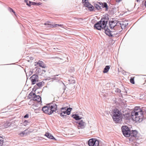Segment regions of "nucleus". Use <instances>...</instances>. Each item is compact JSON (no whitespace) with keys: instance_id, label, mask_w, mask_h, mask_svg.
I'll use <instances>...</instances> for the list:
<instances>
[{"instance_id":"obj_20","label":"nucleus","mask_w":146,"mask_h":146,"mask_svg":"<svg viewBox=\"0 0 146 146\" xmlns=\"http://www.w3.org/2000/svg\"><path fill=\"white\" fill-rule=\"evenodd\" d=\"M44 135L46 137L48 138L51 139H55V138L53 137L51 134L48 133H46Z\"/></svg>"},{"instance_id":"obj_44","label":"nucleus","mask_w":146,"mask_h":146,"mask_svg":"<svg viewBox=\"0 0 146 146\" xmlns=\"http://www.w3.org/2000/svg\"><path fill=\"white\" fill-rule=\"evenodd\" d=\"M32 89L33 91H34V92H35L37 90L34 87Z\"/></svg>"},{"instance_id":"obj_28","label":"nucleus","mask_w":146,"mask_h":146,"mask_svg":"<svg viewBox=\"0 0 146 146\" xmlns=\"http://www.w3.org/2000/svg\"><path fill=\"white\" fill-rule=\"evenodd\" d=\"M42 83H44V82L43 81L42 82H39L38 83H37L36 85L38 87H40L42 86Z\"/></svg>"},{"instance_id":"obj_21","label":"nucleus","mask_w":146,"mask_h":146,"mask_svg":"<svg viewBox=\"0 0 146 146\" xmlns=\"http://www.w3.org/2000/svg\"><path fill=\"white\" fill-rule=\"evenodd\" d=\"M36 64L38 65L40 67L42 68H45L46 67L43 62L39 60L37 63Z\"/></svg>"},{"instance_id":"obj_13","label":"nucleus","mask_w":146,"mask_h":146,"mask_svg":"<svg viewBox=\"0 0 146 146\" xmlns=\"http://www.w3.org/2000/svg\"><path fill=\"white\" fill-rule=\"evenodd\" d=\"M103 30L104 31L106 34L107 35H108L109 36H114L113 35V34H111V31L108 28V27H107L106 29L105 28H104Z\"/></svg>"},{"instance_id":"obj_27","label":"nucleus","mask_w":146,"mask_h":146,"mask_svg":"<svg viewBox=\"0 0 146 146\" xmlns=\"http://www.w3.org/2000/svg\"><path fill=\"white\" fill-rule=\"evenodd\" d=\"M58 114H60V115L63 118H66L67 117H68L67 115H64V114H62V113H59L58 112Z\"/></svg>"},{"instance_id":"obj_4","label":"nucleus","mask_w":146,"mask_h":146,"mask_svg":"<svg viewBox=\"0 0 146 146\" xmlns=\"http://www.w3.org/2000/svg\"><path fill=\"white\" fill-rule=\"evenodd\" d=\"M121 130L123 134L126 137H130V130L129 127L126 126H122L121 127Z\"/></svg>"},{"instance_id":"obj_10","label":"nucleus","mask_w":146,"mask_h":146,"mask_svg":"<svg viewBox=\"0 0 146 146\" xmlns=\"http://www.w3.org/2000/svg\"><path fill=\"white\" fill-rule=\"evenodd\" d=\"M95 29L99 30H101V29H103L104 28L102 26L101 21H99L95 23L94 25Z\"/></svg>"},{"instance_id":"obj_22","label":"nucleus","mask_w":146,"mask_h":146,"mask_svg":"<svg viewBox=\"0 0 146 146\" xmlns=\"http://www.w3.org/2000/svg\"><path fill=\"white\" fill-rule=\"evenodd\" d=\"M29 4L30 5V7L31 6V5H40L42 4V3L40 2L36 3L35 2H33L31 1H29Z\"/></svg>"},{"instance_id":"obj_14","label":"nucleus","mask_w":146,"mask_h":146,"mask_svg":"<svg viewBox=\"0 0 146 146\" xmlns=\"http://www.w3.org/2000/svg\"><path fill=\"white\" fill-rule=\"evenodd\" d=\"M100 5L101 6V7L102 8H105V11H107L108 9V5L107 4L106 2H98Z\"/></svg>"},{"instance_id":"obj_31","label":"nucleus","mask_w":146,"mask_h":146,"mask_svg":"<svg viewBox=\"0 0 146 146\" xmlns=\"http://www.w3.org/2000/svg\"><path fill=\"white\" fill-rule=\"evenodd\" d=\"M130 82L132 84H135L134 78L133 77L131 78L130 79Z\"/></svg>"},{"instance_id":"obj_43","label":"nucleus","mask_w":146,"mask_h":146,"mask_svg":"<svg viewBox=\"0 0 146 146\" xmlns=\"http://www.w3.org/2000/svg\"><path fill=\"white\" fill-rule=\"evenodd\" d=\"M28 123V121L27 120H25L24 121V123Z\"/></svg>"},{"instance_id":"obj_35","label":"nucleus","mask_w":146,"mask_h":146,"mask_svg":"<svg viewBox=\"0 0 146 146\" xmlns=\"http://www.w3.org/2000/svg\"><path fill=\"white\" fill-rule=\"evenodd\" d=\"M58 26L57 24H55L54 25H51V26H50V27L51 28L55 27Z\"/></svg>"},{"instance_id":"obj_8","label":"nucleus","mask_w":146,"mask_h":146,"mask_svg":"<svg viewBox=\"0 0 146 146\" xmlns=\"http://www.w3.org/2000/svg\"><path fill=\"white\" fill-rule=\"evenodd\" d=\"M123 117H122V118H123L124 119L130 121V119H132L133 120L135 121V120L133 119V117H132L131 113L130 114L129 113L127 112L124 114H123Z\"/></svg>"},{"instance_id":"obj_48","label":"nucleus","mask_w":146,"mask_h":146,"mask_svg":"<svg viewBox=\"0 0 146 146\" xmlns=\"http://www.w3.org/2000/svg\"><path fill=\"white\" fill-rule=\"evenodd\" d=\"M30 59H31V60H33V57H30Z\"/></svg>"},{"instance_id":"obj_50","label":"nucleus","mask_w":146,"mask_h":146,"mask_svg":"<svg viewBox=\"0 0 146 146\" xmlns=\"http://www.w3.org/2000/svg\"><path fill=\"white\" fill-rule=\"evenodd\" d=\"M36 106H38L36 104L35 105H34Z\"/></svg>"},{"instance_id":"obj_15","label":"nucleus","mask_w":146,"mask_h":146,"mask_svg":"<svg viewBox=\"0 0 146 146\" xmlns=\"http://www.w3.org/2000/svg\"><path fill=\"white\" fill-rule=\"evenodd\" d=\"M33 100L35 102H37L38 103L41 102V98L39 95H36V94L33 97Z\"/></svg>"},{"instance_id":"obj_23","label":"nucleus","mask_w":146,"mask_h":146,"mask_svg":"<svg viewBox=\"0 0 146 146\" xmlns=\"http://www.w3.org/2000/svg\"><path fill=\"white\" fill-rule=\"evenodd\" d=\"M73 118L76 120H80L82 117H80L78 114L74 115L72 116Z\"/></svg>"},{"instance_id":"obj_51","label":"nucleus","mask_w":146,"mask_h":146,"mask_svg":"<svg viewBox=\"0 0 146 146\" xmlns=\"http://www.w3.org/2000/svg\"><path fill=\"white\" fill-rule=\"evenodd\" d=\"M79 19H80V20H83V19L82 18H79Z\"/></svg>"},{"instance_id":"obj_7","label":"nucleus","mask_w":146,"mask_h":146,"mask_svg":"<svg viewBox=\"0 0 146 146\" xmlns=\"http://www.w3.org/2000/svg\"><path fill=\"white\" fill-rule=\"evenodd\" d=\"M30 79L31 82V84L34 85L38 81V76L36 74H33L30 78Z\"/></svg>"},{"instance_id":"obj_54","label":"nucleus","mask_w":146,"mask_h":146,"mask_svg":"<svg viewBox=\"0 0 146 146\" xmlns=\"http://www.w3.org/2000/svg\"><path fill=\"white\" fill-rule=\"evenodd\" d=\"M136 1H137V0H136Z\"/></svg>"},{"instance_id":"obj_30","label":"nucleus","mask_w":146,"mask_h":146,"mask_svg":"<svg viewBox=\"0 0 146 146\" xmlns=\"http://www.w3.org/2000/svg\"><path fill=\"white\" fill-rule=\"evenodd\" d=\"M33 73V70H30L28 72V74L29 76H30Z\"/></svg>"},{"instance_id":"obj_26","label":"nucleus","mask_w":146,"mask_h":146,"mask_svg":"<svg viewBox=\"0 0 146 146\" xmlns=\"http://www.w3.org/2000/svg\"><path fill=\"white\" fill-rule=\"evenodd\" d=\"M69 84H74L75 83V81L74 80L70 79L68 80Z\"/></svg>"},{"instance_id":"obj_47","label":"nucleus","mask_w":146,"mask_h":146,"mask_svg":"<svg viewBox=\"0 0 146 146\" xmlns=\"http://www.w3.org/2000/svg\"><path fill=\"white\" fill-rule=\"evenodd\" d=\"M145 6L146 7V1H145Z\"/></svg>"},{"instance_id":"obj_29","label":"nucleus","mask_w":146,"mask_h":146,"mask_svg":"<svg viewBox=\"0 0 146 146\" xmlns=\"http://www.w3.org/2000/svg\"><path fill=\"white\" fill-rule=\"evenodd\" d=\"M3 141L2 137H0V146H2L3 144Z\"/></svg>"},{"instance_id":"obj_52","label":"nucleus","mask_w":146,"mask_h":146,"mask_svg":"<svg viewBox=\"0 0 146 146\" xmlns=\"http://www.w3.org/2000/svg\"><path fill=\"white\" fill-rule=\"evenodd\" d=\"M104 96H106V95L105 94H104Z\"/></svg>"},{"instance_id":"obj_45","label":"nucleus","mask_w":146,"mask_h":146,"mask_svg":"<svg viewBox=\"0 0 146 146\" xmlns=\"http://www.w3.org/2000/svg\"><path fill=\"white\" fill-rule=\"evenodd\" d=\"M72 68V71H71V72H73L74 71V68Z\"/></svg>"},{"instance_id":"obj_42","label":"nucleus","mask_w":146,"mask_h":146,"mask_svg":"<svg viewBox=\"0 0 146 146\" xmlns=\"http://www.w3.org/2000/svg\"><path fill=\"white\" fill-rule=\"evenodd\" d=\"M57 25L58 26L62 27L63 26V25L62 24H57Z\"/></svg>"},{"instance_id":"obj_9","label":"nucleus","mask_w":146,"mask_h":146,"mask_svg":"<svg viewBox=\"0 0 146 146\" xmlns=\"http://www.w3.org/2000/svg\"><path fill=\"white\" fill-rule=\"evenodd\" d=\"M109 18L108 17L102 18L100 21H101L102 26L104 28H105L106 26V25L109 20Z\"/></svg>"},{"instance_id":"obj_17","label":"nucleus","mask_w":146,"mask_h":146,"mask_svg":"<svg viewBox=\"0 0 146 146\" xmlns=\"http://www.w3.org/2000/svg\"><path fill=\"white\" fill-rule=\"evenodd\" d=\"M98 2H97L96 3H94V7L97 10L101 11L102 10V8L101 7V6H100Z\"/></svg>"},{"instance_id":"obj_6","label":"nucleus","mask_w":146,"mask_h":146,"mask_svg":"<svg viewBox=\"0 0 146 146\" xmlns=\"http://www.w3.org/2000/svg\"><path fill=\"white\" fill-rule=\"evenodd\" d=\"M72 108H67L66 107L64 108L62 107L61 109V112L63 114H66L67 115H69L70 113V112Z\"/></svg>"},{"instance_id":"obj_49","label":"nucleus","mask_w":146,"mask_h":146,"mask_svg":"<svg viewBox=\"0 0 146 146\" xmlns=\"http://www.w3.org/2000/svg\"><path fill=\"white\" fill-rule=\"evenodd\" d=\"M140 0H137V2H139Z\"/></svg>"},{"instance_id":"obj_12","label":"nucleus","mask_w":146,"mask_h":146,"mask_svg":"<svg viewBox=\"0 0 146 146\" xmlns=\"http://www.w3.org/2000/svg\"><path fill=\"white\" fill-rule=\"evenodd\" d=\"M84 6L85 7L87 8L88 10L90 11H93L94 10V7L88 1L86 3H85L84 4Z\"/></svg>"},{"instance_id":"obj_37","label":"nucleus","mask_w":146,"mask_h":146,"mask_svg":"<svg viewBox=\"0 0 146 146\" xmlns=\"http://www.w3.org/2000/svg\"><path fill=\"white\" fill-rule=\"evenodd\" d=\"M119 24L120 25V26L119 27H121L122 29L123 27L124 26V27H125V25L124 26V24H123V23H119Z\"/></svg>"},{"instance_id":"obj_11","label":"nucleus","mask_w":146,"mask_h":146,"mask_svg":"<svg viewBox=\"0 0 146 146\" xmlns=\"http://www.w3.org/2000/svg\"><path fill=\"white\" fill-rule=\"evenodd\" d=\"M75 122L77 124H78V129H79V127L81 129H84L85 127L86 123L84 122L82 120H81L80 121H76Z\"/></svg>"},{"instance_id":"obj_3","label":"nucleus","mask_w":146,"mask_h":146,"mask_svg":"<svg viewBox=\"0 0 146 146\" xmlns=\"http://www.w3.org/2000/svg\"><path fill=\"white\" fill-rule=\"evenodd\" d=\"M112 118L115 123H121L122 121V115L121 112L117 108L112 111Z\"/></svg>"},{"instance_id":"obj_25","label":"nucleus","mask_w":146,"mask_h":146,"mask_svg":"<svg viewBox=\"0 0 146 146\" xmlns=\"http://www.w3.org/2000/svg\"><path fill=\"white\" fill-rule=\"evenodd\" d=\"M27 130H25L24 131H22V132L20 133H19V135L21 136H23V135L25 134H26L27 132Z\"/></svg>"},{"instance_id":"obj_40","label":"nucleus","mask_w":146,"mask_h":146,"mask_svg":"<svg viewBox=\"0 0 146 146\" xmlns=\"http://www.w3.org/2000/svg\"><path fill=\"white\" fill-rule=\"evenodd\" d=\"M82 3H86L88 2V0H82Z\"/></svg>"},{"instance_id":"obj_34","label":"nucleus","mask_w":146,"mask_h":146,"mask_svg":"<svg viewBox=\"0 0 146 146\" xmlns=\"http://www.w3.org/2000/svg\"><path fill=\"white\" fill-rule=\"evenodd\" d=\"M9 10L10 12H13L15 15V12L11 8H9Z\"/></svg>"},{"instance_id":"obj_5","label":"nucleus","mask_w":146,"mask_h":146,"mask_svg":"<svg viewBox=\"0 0 146 146\" xmlns=\"http://www.w3.org/2000/svg\"><path fill=\"white\" fill-rule=\"evenodd\" d=\"M99 141L96 139H90L88 141V145L89 146H99Z\"/></svg>"},{"instance_id":"obj_2","label":"nucleus","mask_w":146,"mask_h":146,"mask_svg":"<svg viewBox=\"0 0 146 146\" xmlns=\"http://www.w3.org/2000/svg\"><path fill=\"white\" fill-rule=\"evenodd\" d=\"M57 109V105L55 103H51L47 104L46 106H44L42 109V110L45 113L48 115L52 114L54 112L58 113Z\"/></svg>"},{"instance_id":"obj_32","label":"nucleus","mask_w":146,"mask_h":146,"mask_svg":"<svg viewBox=\"0 0 146 146\" xmlns=\"http://www.w3.org/2000/svg\"><path fill=\"white\" fill-rule=\"evenodd\" d=\"M35 93H34L32 92V91L29 94V96H30L33 98V97L35 95Z\"/></svg>"},{"instance_id":"obj_1","label":"nucleus","mask_w":146,"mask_h":146,"mask_svg":"<svg viewBox=\"0 0 146 146\" xmlns=\"http://www.w3.org/2000/svg\"><path fill=\"white\" fill-rule=\"evenodd\" d=\"M143 111L139 107H135L131 112L132 117L136 122H141L143 118Z\"/></svg>"},{"instance_id":"obj_18","label":"nucleus","mask_w":146,"mask_h":146,"mask_svg":"<svg viewBox=\"0 0 146 146\" xmlns=\"http://www.w3.org/2000/svg\"><path fill=\"white\" fill-rule=\"evenodd\" d=\"M13 123V122H12L11 123V122L7 121L6 123L4 124V126L5 128H7L8 127H10L11 126H13V125L14 124Z\"/></svg>"},{"instance_id":"obj_36","label":"nucleus","mask_w":146,"mask_h":146,"mask_svg":"<svg viewBox=\"0 0 146 146\" xmlns=\"http://www.w3.org/2000/svg\"><path fill=\"white\" fill-rule=\"evenodd\" d=\"M50 22L48 21L46 22L45 23H44V25H50V26H51V25H52V24H50Z\"/></svg>"},{"instance_id":"obj_41","label":"nucleus","mask_w":146,"mask_h":146,"mask_svg":"<svg viewBox=\"0 0 146 146\" xmlns=\"http://www.w3.org/2000/svg\"><path fill=\"white\" fill-rule=\"evenodd\" d=\"M38 86L36 85H35L34 86V87L35 88L36 90H37L38 88Z\"/></svg>"},{"instance_id":"obj_24","label":"nucleus","mask_w":146,"mask_h":146,"mask_svg":"<svg viewBox=\"0 0 146 146\" xmlns=\"http://www.w3.org/2000/svg\"><path fill=\"white\" fill-rule=\"evenodd\" d=\"M110 68V66H106L104 68V70L103 71V73H107L109 70Z\"/></svg>"},{"instance_id":"obj_39","label":"nucleus","mask_w":146,"mask_h":146,"mask_svg":"<svg viewBox=\"0 0 146 146\" xmlns=\"http://www.w3.org/2000/svg\"><path fill=\"white\" fill-rule=\"evenodd\" d=\"M29 115L28 114H26L24 116V118H28L29 117Z\"/></svg>"},{"instance_id":"obj_16","label":"nucleus","mask_w":146,"mask_h":146,"mask_svg":"<svg viewBox=\"0 0 146 146\" xmlns=\"http://www.w3.org/2000/svg\"><path fill=\"white\" fill-rule=\"evenodd\" d=\"M110 27L111 29H112L117 25V23L115 22L114 21H109Z\"/></svg>"},{"instance_id":"obj_33","label":"nucleus","mask_w":146,"mask_h":146,"mask_svg":"<svg viewBox=\"0 0 146 146\" xmlns=\"http://www.w3.org/2000/svg\"><path fill=\"white\" fill-rule=\"evenodd\" d=\"M115 92L117 93H120L121 92V90L119 88H117L115 91Z\"/></svg>"},{"instance_id":"obj_19","label":"nucleus","mask_w":146,"mask_h":146,"mask_svg":"<svg viewBox=\"0 0 146 146\" xmlns=\"http://www.w3.org/2000/svg\"><path fill=\"white\" fill-rule=\"evenodd\" d=\"M130 136L135 137H136L137 134V132L136 130H132L130 131Z\"/></svg>"},{"instance_id":"obj_53","label":"nucleus","mask_w":146,"mask_h":146,"mask_svg":"<svg viewBox=\"0 0 146 146\" xmlns=\"http://www.w3.org/2000/svg\"><path fill=\"white\" fill-rule=\"evenodd\" d=\"M120 95H121V96H122V94L121 93L120 94Z\"/></svg>"},{"instance_id":"obj_38","label":"nucleus","mask_w":146,"mask_h":146,"mask_svg":"<svg viewBox=\"0 0 146 146\" xmlns=\"http://www.w3.org/2000/svg\"><path fill=\"white\" fill-rule=\"evenodd\" d=\"M28 0H25V3H26L27 5L28 6L30 7V5L29 4V3H28Z\"/></svg>"},{"instance_id":"obj_46","label":"nucleus","mask_w":146,"mask_h":146,"mask_svg":"<svg viewBox=\"0 0 146 146\" xmlns=\"http://www.w3.org/2000/svg\"><path fill=\"white\" fill-rule=\"evenodd\" d=\"M122 0H117V1L119 2L121 1Z\"/></svg>"}]
</instances>
